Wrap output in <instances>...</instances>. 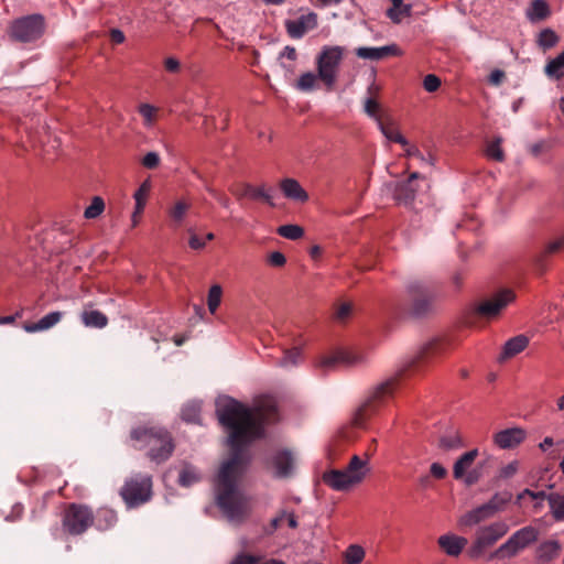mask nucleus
I'll use <instances>...</instances> for the list:
<instances>
[{
    "label": "nucleus",
    "instance_id": "72a5a7b5",
    "mask_svg": "<svg viewBox=\"0 0 564 564\" xmlns=\"http://www.w3.org/2000/svg\"><path fill=\"white\" fill-rule=\"evenodd\" d=\"M200 412H202V404L200 402H188L185 404L182 409V419L183 421L187 423H196L200 424Z\"/></svg>",
    "mask_w": 564,
    "mask_h": 564
},
{
    "label": "nucleus",
    "instance_id": "603ef678",
    "mask_svg": "<svg viewBox=\"0 0 564 564\" xmlns=\"http://www.w3.org/2000/svg\"><path fill=\"white\" fill-rule=\"evenodd\" d=\"M261 561V556L247 554V553H239L236 555V557L231 561L230 564H259Z\"/></svg>",
    "mask_w": 564,
    "mask_h": 564
},
{
    "label": "nucleus",
    "instance_id": "37998d69",
    "mask_svg": "<svg viewBox=\"0 0 564 564\" xmlns=\"http://www.w3.org/2000/svg\"><path fill=\"white\" fill-rule=\"evenodd\" d=\"M276 232L290 240H297L304 236V229L299 225H282L276 229Z\"/></svg>",
    "mask_w": 564,
    "mask_h": 564
},
{
    "label": "nucleus",
    "instance_id": "58836bf2",
    "mask_svg": "<svg viewBox=\"0 0 564 564\" xmlns=\"http://www.w3.org/2000/svg\"><path fill=\"white\" fill-rule=\"evenodd\" d=\"M560 41L558 35L552 29L542 30L539 35L536 43L544 51L554 47Z\"/></svg>",
    "mask_w": 564,
    "mask_h": 564
},
{
    "label": "nucleus",
    "instance_id": "c9c22d12",
    "mask_svg": "<svg viewBox=\"0 0 564 564\" xmlns=\"http://www.w3.org/2000/svg\"><path fill=\"white\" fill-rule=\"evenodd\" d=\"M318 80H321L318 74L316 75L313 72H306L299 77L295 88L305 93L312 91L317 87Z\"/></svg>",
    "mask_w": 564,
    "mask_h": 564
},
{
    "label": "nucleus",
    "instance_id": "052dcab7",
    "mask_svg": "<svg viewBox=\"0 0 564 564\" xmlns=\"http://www.w3.org/2000/svg\"><path fill=\"white\" fill-rule=\"evenodd\" d=\"M285 516H286V512L285 511H281L276 517H274L270 521L269 528L267 529V533L268 534H272L273 532H275L280 528L282 522L284 521Z\"/></svg>",
    "mask_w": 564,
    "mask_h": 564
},
{
    "label": "nucleus",
    "instance_id": "b1692460",
    "mask_svg": "<svg viewBox=\"0 0 564 564\" xmlns=\"http://www.w3.org/2000/svg\"><path fill=\"white\" fill-rule=\"evenodd\" d=\"M528 346L529 338L525 335H517L505 343L500 359H510L522 352Z\"/></svg>",
    "mask_w": 564,
    "mask_h": 564
},
{
    "label": "nucleus",
    "instance_id": "1a4fd4ad",
    "mask_svg": "<svg viewBox=\"0 0 564 564\" xmlns=\"http://www.w3.org/2000/svg\"><path fill=\"white\" fill-rule=\"evenodd\" d=\"M151 495L152 478L144 475L129 478L120 490V496L129 508H134L149 501Z\"/></svg>",
    "mask_w": 564,
    "mask_h": 564
},
{
    "label": "nucleus",
    "instance_id": "423d86ee",
    "mask_svg": "<svg viewBox=\"0 0 564 564\" xmlns=\"http://www.w3.org/2000/svg\"><path fill=\"white\" fill-rule=\"evenodd\" d=\"M343 57L344 48L341 46H324L317 56L318 76L327 90H333L335 87Z\"/></svg>",
    "mask_w": 564,
    "mask_h": 564
},
{
    "label": "nucleus",
    "instance_id": "a878e982",
    "mask_svg": "<svg viewBox=\"0 0 564 564\" xmlns=\"http://www.w3.org/2000/svg\"><path fill=\"white\" fill-rule=\"evenodd\" d=\"M378 127L382 134L392 142L400 143L401 145H408L406 139L401 134L397 124L388 117L383 120H379Z\"/></svg>",
    "mask_w": 564,
    "mask_h": 564
},
{
    "label": "nucleus",
    "instance_id": "6e6552de",
    "mask_svg": "<svg viewBox=\"0 0 564 564\" xmlns=\"http://www.w3.org/2000/svg\"><path fill=\"white\" fill-rule=\"evenodd\" d=\"M508 532V525L503 522H495L477 530L475 540L467 550L471 560L480 558L486 551L495 545Z\"/></svg>",
    "mask_w": 564,
    "mask_h": 564
},
{
    "label": "nucleus",
    "instance_id": "4468645a",
    "mask_svg": "<svg viewBox=\"0 0 564 564\" xmlns=\"http://www.w3.org/2000/svg\"><path fill=\"white\" fill-rule=\"evenodd\" d=\"M315 28H317V14L315 12H308L297 19L285 21V30L291 39H302Z\"/></svg>",
    "mask_w": 564,
    "mask_h": 564
},
{
    "label": "nucleus",
    "instance_id": "c85d7f7f",
    "mask_svg": "<svg viewBox=\"0 0 564 564\" xmlns=\"http://www.w3.org/2000/svg\"><path fill=\"white\" fill-rule=\"evenodd\" d=\"M563 248L564 234L544 246V248L535 256V263L542 268L549 257L560 252Z\"/></svg>",
    "mask_w": 564,
    "mask_h": 564
},
{
    "label": "nucleus",
    "instance_id": "6ab92c4d",
    "mask_svg": "<svg viewBox=\"0 0 564 564\" xmlns=\"http://www.w3.org/2000/svg\"><path fill=\"white\" fill-rule=\"evenodd\" d=\"M356 55L364 59L380 61L390 56H401L402 51L397 44L381 47H358Z\"/></svg>",
    "mask_w": 564,
    "mask_h": 564
},
{
    "label": "nucleus",
    "instance_id": "bf43d9fd",
    "mask_svg": "<svg viewBox=\"0 0 564 564\" xmlns=\"http://www.w3.org/2000/svg\"><path fill=\"white\" fill-rule=\"evenodd\" d=\"M351 308L352 306L350 303H341L335 312V318L338 321L346 319L350 315Z\"/></svg>",
    "mask_w": 564,
    "mask_h": 564
},
{
    "label": "nucleus",
    "instance_id": "a19ab883",
    "mask_svg": "<svg viewBox=\"0 0 564 564\" xmlns=\"http://www.w3.org/2000/svg\"><path fill=\"white\" fill-rule=\"evenodd\" d=\"M189 208L191 203L185 199H180L169 210V215L175 223L181 224Z\"/></svg>",
    "mask_w": 564,
    "mask_h": 564
},
{
    "label": "nucleus",
    "instance_id": "a18cd8bd",
    "mask_svg": "<svg viewBox=\"0 0 564 564\" xmlns=\"http://www.w3.org/2000/svg\"><path fill=\"white\" fill-rule=\"evenodd\" d=\"M501 138H496L491 141L486 148V155L497 162H502L505 160V153L501 148Z\"/></svg>",
    "mask_w": 564,
    "mask_h": 564
},
{
    "label": "nucleus",
    "instance_id": "cd10ccee",
    "mask_svg": "<svg viewBox=\"0 0 564 564\" xmlns=\"http://www.w3.org/2000/svg\"><path fill=\"white\" fill-rule=\"evenodd\" d=\"M86 327L104 328L108 324V317L100 311L85 308L80 315Z\"/></svg>",
    "mask_w": 564,
    "mask_h": 564
},
{
    "label": "nucleus",
    "instance_id": "473e14b6",
    "mask_svg": "<svg viewBox=\"0 0 564 564\" xmlns=\"http://www.w3.org/2000/svg\"><path fill=\"white\" fill-rule=\"evenodd\" d=\"M392 7L388 9L387 15L394 23H400L404 17L411 13V7L404 6L403 0H391Z\"/></svg>",
    "mask_w": 564,
    "mask_h": 564
},
{
    "label": "nucleus",
    "instance_id": "13d9d810",
    "mask_svg": "<svg viewBox=\"0 0 564 564\" xmlns=\"http://www.w3.org/2000/svg\"><path fill=\"white\" fill-rule=\"evenodd\" d=\"M518 468H519V463L517 460H513L511 463H509L508 465L503 466L501 469H500V477L501 478H511L517 471H518Z\"/></svg>",
    "mask_w": 564,
    "mask_h": 564
},
{
    "label": "nucleus",
    "instance_id": "f8f14e48",
    "mask_svg": "<svg viewBox=\"0 0 564 564\" xmlns=\"http://www.w3.org/2000/svg\"><path fill=\"white\" fill-rule=\"evenodd\" d=\"M479 455L477 448H473L462 454L453 466V477L456 480L463 481L466 486L477 484L481 477V466L474 467L475 460Z\"/></svg>",
    "mask_w": 564,
    "mask_h": 564
},
{
    "label": "nucleus",
    "instance_id": "412c9836",
    "mask_svg": "<svg viewBox=\"0 0 564 564\" xmlns=\"http://www.w3.org/2000/svg\"><path fill=\"white\" fill-rule=\"evenodd\" d=\"M562 544L557 540H546L535 549V561L539 564H550L560 557Z\"/></svg>",
    "mask_w": 564,
    "mask_h": 564
},
{
    "label": "nucleus",
    "instance_id": "0e129e2a",
    "mask_svg": "<svg viewBox=\"0 0 564 564\" xmlns=\"http://www.w3.org/2000/svg\"><path fill=\"white\" fill-rule=\"evenodd\" d=\"M343 359V354H338L335 356L325 357L321 360V366L323 368H329L332 366H335L338 360Z\"/></svg>",
    "mask_w": 564,
    "mask_h": 564
},
{
    "label": "nucleus",
    "instance_id": "f3484780",
    "mask_svg": "<svg viewBox=\"0 0 564 564\" xmlns=\"http://www.w3.org/2000/svg\"><path fill=\"white\" fill-rule=\"evenodd\" d=\"M419 178H423V176L417 172H413L409 175L406 181L395 185L393 197L399 204L409 205L413 203L416 195L414 182Z\"/></svg>",
    "mask_w": 564,
    "mask_h": 564
},
{
    "label": "nucleus",
    "instance_id": "dca6fc26",
    "mask_svg": "<svg viewBox=\"0 0 564 564\" xmlns=\"http://www.w3.org/2000/svg\"><path fill=\"white\" fill-rule=\"evenodd\" d=\"M270 463L274 477L288 478L292 475L294 468V457L290 451H278L272 455Z\"/></svg>",
    "mask_w": 564,
    "mask_h": 564
},
{
    "label": "nucleus",
    "instance_id": "774afa93",
    "mask_svg": "<svg viewBox=\"0 0 564 564\" xmlns=\"http://www.w3.org/2000/svg\"><path fill=\"white\" fill-rule=\"evenodd\" d=\"M23 514V507L22 505H15L13 508H12V512L10 516H7L6 519L8 521H15L18 519H20Z\"/></svg>",
    "mask_w": 564,
    "mask_h": 564
},
{
    "label": "nucleus",
    "instance_id": "8fccbe9b",
    "mask_svg": "<svg viewBox=\"0 0 564 564\" xmlns=\"http://www.w3.org/2000/svg\"><path fill=\"white\" fill-rule=\"evenodd\" d=\"M197 473L192 467H184L180 473V484L191 486L198 480Z\"/></svg>",
    "mask_w": 564,
    "mask_h": 564
},
{
    "label": "nucleus",
    "instance_id": "6e6d98bb",
    "mask_svg": "<svg viewBox=\"0 0 564 564\" xmlns=\"http://www.w3.org/2000/svg\"><path fill=\"white\" fill-rule=\"evenodd\" d=\"M160 164V156L156 152H148L142 159V165L147 169H155Z\"/></svg>",
    "mask_w": 564,
    "mask_h": 564
},
{
    "label": "nucleus",
    "instance_id": "2f4dec72",
    "mask_svg": "<svg viewBox=\"0 0 564 564\" xmlns=\"http://www.w3.org/2000/svg\"><path fill=\"white\" fill-rule=\"evenodd\" d=\"M366 557L365 549L359 544H350L343 553L345 564H361Z\"/></svg>",
    "mask_w": 564,
    "mask_h": 564
},
{
    "label": "nucleus",
    "instance_id": "39448f33",
    "mask_svg": "<svg viewBox=\"0 0 564 564\" xmlns=\"http://www.w3.org/2000/svg\"><path fill=\"white\" fill-rule=\"evenodd\" d=\"M93 509L83 503H68L61 514V529L73 536L84 534L91 528Z\"/></svg>",
    "mask_w": 564,
    "mask_h": 564
},
{
    "label": "nucleus",
    "instance_id": "69168bd1",
    "mask_svg": "<svg viewBox=\"0 0 564 564\" xmlns=\"http://www.w3.org/2000/svg\"><path fill=\"white\" fill-rule=\"evenodd\" d=\"M188 245L194 250L203 249L206 245V241L199 238L197 235H192L188 240Z\"/></svg>",
    "mask_w": 564,
    "mask_h": 564
},
{
    "label": "nucleus",
    "instance_id": "e2e57ef3",
    "mask_svg": "<svg viewBox=\"0 0 564 564\" xmlns=\"http://www.w3.org/2000/svg\"><path fill=\"white\" fill-rule=\"evenodd\" d=\"M297 57V53H296V50L295 47L293 46H285L282 52L280 53V58H286L291 62H294Z\"/></svg>",
    "mask_w": 564,
    "mask_h": 564
},
{
    "label": "nucleus",
    "instance_id": "20e7f679",
    "mask_svg": "<svg viewBox=\"0 0 564 564\" xmlns=\"http://www.w3.org/2000/svg\"><path fill=\"white\" fill-rule=\"evenodd\" d=\"M46 29L45 18L41 13H33L14 19L9 26L11 40L21 43H32L40 40Z\"/></svg>",
    "mask_w": 564,
    "mask_h": 564
},
{
    "label": "nucleus",
    "instance_id": "de8ad7c7",
    "mask_svg": "<svg viewBox=\"0 0 564 564\" xmlns=\"http://www.w3.org/2000/svg\"><path fill=\"white\" fill-rule=\"evenodd\" d=\"M380 110H381L380 104L376 99L368 98L366 100L365 111L369 117L373 118L377 123H379V120H383L386 118L382 116Z\"/></svg>",
    "mask_w": 564,
    "mask_h": 564
},
{
    "label": "nucleus",
    "instance_id": "49530a36",
    "mask_svg": "<svg viewBox=\"0 0 564 564\" xmlns=\"http://www.w3.org/2000/svg\"><path fill=\"white\" fill-rule=\"evenodd\" d=\"M440 446L443 449H456L464 446L462 436L458 433H454L453 435L444 436L440 440Z\"/></svg>",
    "mask_w": 564,
    "mask_h": 564
},
{
    "label": "nucleus",
    "instance_id": "f704fd0d",
    "mask_svg": "<svg viewBox=\"0 0 564 564\" xmlns=\"http://www.w3.org/2000/svg\"><path fill=\"white\" fill-rule=\"evenodd\" d=\"M138 112L142 117L143 126L152 128L158 120L159 108L150 104H140Z\"/></svg>",
    "mask_w": 564,
    "mask_h": 564
},
{
    "label": "nucleus",
    "instance_id": "bb28decb",
    "mask_svg": "<svg viewBox=\"0 0 564 564\" xmlns=\"http://www.w3.org/2000/svg\"><path fill=\"white\" fill-rule=\"evenodd\" d=\"M551 14L550 6L545 0H533L527 10V18L531 22L543 21Z\"/></svg>",
    "mask_w": 564,
    "mask_h": 564
},
{
    "label": "nucleus",
    "instance_id": "0eeeda50",
    "mask_svg": "<svg viewBox=\"0 0 564 564\" xmlns=\"http://www.w3.org/2000/svg\"><path fill=\"white\" fill-rule=\"evenodd\" d=\"M398 379L395 377L386 380L375 388L368 400L356 411L351 424L355 427H364L367 419L376 413L379 405L392 397Z\"/></svg>",
    "mask_w": 564,
    "mask_h": 564
},
{
    "label": "nucleus",
    "instance_id": "7ed1b4c3",
    "mask_svg": "<svg viewBox=\"0 0 564 564\" xmlns=\"http://www.w3.org/2000/svg\"><path fill=\"white\" fill-rule=\"evenodd\" d=\"M369 459L370 455L368 453L365 454V458L354 455L345 468L324 473V484L336 491L351 489L361 484L370 473Z\"/></svg>",
    "mask_w": 564,
    "mask_h": 564
},
{
    "label": "nucleus",
    "instance_id": "9d476101",
    "mask_svg": "<svg viewBox=\"0 0 564 564\" xmlns=\"http://www.w3.org/2000/svg\"><path fill=\"white\" fill-rule=\"evenodd\" d=\"M539 531L531 527H524L516 531L505 543H502L491 555L490 560L495 557L505 558L517 555L520 551L524 550L530 544L538 540Z\"/></svg>",
    "mask_w": 564,
    "mask_h": 564
},
{
    "label": "nucleus",
    "instance_id": "2eb2a0df",
    "mask_svg": "<svg viewBox=\"0 0 564 564\" xmlns=\"http://www.w3.org/2000/svg\"><path fill=\"white\" fill-rule=\"evenodd\" d=\"M468 544L465 536L447 532L437 538L441 551L449 557H458Z\"/></svg>",
    "mask_w": 564,
    "mask_h": 564
},
{
    "label": "nucleus",
    "instance_id": "393cba45",
    "mask_svg": "<svg viewBox=\"0 0 564 564\" xmlns=\"http://www.w3.org/2000/svg\"><path fill=\"white\" fill-rule=\"evenodd\" d=\"M62 315L63 314L61 312H57V311L56 312H51V313L44 315L36 323H26V324H24L23 328L28 333H36V332L46 330V329L53 327L54 325H56L61 321Z\"/></svg>",
    "mask_w": 564,
    "mask_h": 564
},
{
    "label": "nucleus",
    "instance_id": "4be33fe9",
    "mask_svg": "<svg viewBox=\"0 0 564 564\" xmlns=\"http://www.w3.org/2000/svg\"><path fill=\"white\" fill-rule=\"evenodd\" d=\"M118 522V516L115 510L109 507H100L93 511L91 527L98 531H108L115 528Z\"/></svg>",
    "mask_w": 564,
    "mask_h": 564
},
{
    "label": "nucleus",
    "instance_id": "338daca9",
    "mask_svg": "<svg viewBox=\"0 0 564 564\" xmlns=\"http://www.w3.org/2000/svg\"><path fill=\"white\" fill-rule=\"evenodd\" d=\"M110 40L115 44H122L126 40L124 33L119 29H111L110 30Z\"/></svg>",
    "mask_w": 564,
    "mask_h": 564
},
{
    "label": "nucleus",
    "instance_id": "3c124183",
    "mask_svg": "<svg viewBox=\"0 0 564 564\" xmlns=\"http://www.w3.org/2000/svg\"><path fill=\"white\" fill-rule=\"evenodd\" d=\"M441 79L434 74H429L423 79V87L429 93H434L441 87Z\"/></svg>",
    "mask_w": 564,
    "mask_h": 564
},
{
    "label": "nucleus",
    "instance_id": "79ce46f5",
    "mask_svg": "<svg viewBox=\"0 0 564 564\" xmlns=\"http://www.w3.org/2000/svg\"><path fill=\"white\" fill-rule=\"evenodd\" d=\"M223 296V289L220 285H212L207 295V306L212 314H215L220 305Z\"/></svg>",
    "mask_w": 564,
    "mask_h": 564
},
{
    "label": "nucleus",
    "instance_id": "09e8293b",
    "mask_svg": "<svg viewBox=\"0 0 564 564\" xmlns=\"http://www.w3.org/2000/svg\"><path fill=\"white\" fill-rule=\"evenodd\" d=\"M163 68L171 75H178L182 72V64L177 57L167 56L163 59Z\"/></svg>",
    "mask_w": 564,
    "mask_h": 564
},
{
    "label": "nucleus",
    "instance_id": "f257e3e1",
    "mask_svg": "<svg viewBox=\"0 0 564 564\" xmlns=\"http://www.w3.org/2000/svg\"><path fill=\"white\" fill-rule=\"evenodd\" d=\"M216 415L232 449V456L221 465L216 477V501L229 521L241 523L251 511L250 498L238 489V480L250 460L243 447L263 437L267 424L279 422L278 402L271 395H261L248 408L228 397L217 402Z\"/></svg>",
    "mask_w": 564,
    "mask_h": 564
},
{
    "label": "nucleus",
    "instance_id": "c03bdc74",
    "mask_svg": "<svg viewBox=\"0 0 564 564\" xmlns=\"http://www.w3.org/2000/svg\"><path fill=\"white\" fill-rule=\"evenodd\" d=\"M405 155L411 159H416L421 165L434 166L435 158L432 154L425 156L416 147L405 145Z\"/></svg>",
    "mask_w": 564,
    "mask_h": 564
},
{
    "label": "nucleus",
    "instance_id": "a211bd4d",
    "mask_svg": "<svg viewBox=\"0 0 564 564\" xmlns=\"http://www.w3.org/2000/svg\"><path fill=\"white\" fill-rule=\"evenodd\" d=\"M527 433L521 427H511L497 432L494 443L502 449L513 448L525 440Z\"/></svg>",
    "mask_w": 564,
    "mask_h": 564
},
{
    "label": "nucleus",
    "instance_id": "864d4df0",
    "mask_svg": "<svg viewBox=\"0 0 564 564\" xmlns=\"http://www.w3.org/2000/svg\"><path fill=\"white\" fill-rule=\"evenodd\" d=\"M267 261L271 267L281 268L285 264L286 258L282 252L273 251L268 256Z\"/></svg>",
    "mask_w": 564,
    "mask_h": 564
},
{
    "label": "nucleus",
    "instance_id": "e433bc0d",
    "mask_svg": "<svg viewBox=\"0 0 564 564\" xmlns=\"http://www.w3.org/2000/svg\"><path fill=\"white\" fill-rule=\"evenodd\" d=\"M151 182L150 180H145L141 183L138 189L133 194L134 198V207H138V210H144L150 192H151Z\"/></svg>",
    "mask_w": 564,
    "mask_h": 564
},
{
    "label": "nucleus",
    "instance_id": "5fc2aeb1",
    "mask_svg": "<svg viewBox=\"0 0 564 564\" xmlns=\"http://www.w3.org/2000/svg\"><path fill=\"white\" fill-rule=\"evenodd\" d=\"M527 496L533 500H540V501L544 500L545 498L547 499L545 491H532L530 489H524L522 492H520L517 496L518 502L520 503L521 500L524 499Z\"/></svg>",
    "mask_w": 564,
    "mask_h": 564
},
{
    "label": "nucleus",
    "instance_id": "7c9ffc66",
    "mask_svg": "<svg viewBox=\"0 0 564 564\" xmlns=\"http://www.w3.org/2000/svg\"><path fill=\"white\" fill-rule=\"evenodd\" d=\"M240 196L248 197L253 200L263 199L270 205H273V203L271 202V195L268 193L265 186H253L250 184H246L242 187Z\"/></svg>",
    "mask_w": 564,
    "mask_h": 564
},
{
    "label": "nucleus",
    "instance_id": "aec40b11",
    "mask_svg": "<svg viewBox=\"0 0 564 564\" xmlns=\"http://www.w3.org/2000/svg\"><path fill=\"white\" fill-rule=\"evenodd\" d=\"M409 297L413 302L411 314L414 316L424 315L431 306V301L420 284H412L408 289Z\"/></svg>",
    "mask_w": 564,
    "mask_h": 564
},
{
    "label": "nucleus",
    "instance_id": "f03ea898",
    "mask_svg": "<svg viewBox=\"0 0 564 564\" xmlns=\"http://www.w3.org/2000/svg\"><path fill=\"white\" fill-rule=\"evenodd\" d=\"M135 449H144L148 458L155 463L166 462L175 449L174 438L169 430L162 426L142 425L130 432Z\"/></svg>",
    "mask_w": 564,
    "mask_h": 564
},
{
    "label": "nucleus",
    "instance_id": "c756f323",
    "mask_svg": "<svg viewBox=\"0 0 564 564\" xmlns=\"http://www.w3.org/2000/svg\"><path fill=\"white\" fill-rule=\"evenodd\" d=\"M550 512L554 520L564 521V494L547 495Z\"/></svg>",
    "mask_w": 564,
    "mask_h": 564
},
{
    "label": "nucleus",
    "instance_id": "5701e85b",
    "mask_svg": "<svg viewBox=\"0 0 564 564\" xmlns=\"http://www.w3.org/2000/svg\"><path fill=\"white\" fill-rule=\"evenodd\" d=\"M280 189L284 197L300 203L308 200L307 192L302 187L295 178L286 177L280 182Z\"/></svg>",
    "mask_w": 564,
    "mask_h": 564
},
{
    "label": "nucleus",
    "instance_id": "ea45409f",
    "mask_svg": "<svg viewBox=\"0 0 564 564\" xmlns=\"http://www.w3.org/2000/svg\"><path fill=\"white\" fill-rule=\"evenodd\" d=\"M105 200L100 196H94L90 204L84 210V217L86 219H96L105 210Z\"/></svg>",
    "mask_w": 564,
    "mask_h": 564
},
{
    "label": "nucleus",
    "instance_id": "ddd939ff",
    "mask_svg": "<svg viewBox=\"0 0 564 564\" xmlns=\"http://www.w3.org/2000/svg\"><path fill=\"white\" fill-rule=\"evenodd\" d=\"M516 301V293L511 289H502L480 304L476 311L486 318L497 317L509 304Z\"/></svg>",
    "mask_w": 564,
    "mask_h": 564
},
{
    "label": "nucleus",
    "instance_id": "4c0bfd02",
    "mask_svg": "<svg viewBox=\"0 0 564 564\" xmlns=\"http://www.w3.org/2000/svg\"><path fill=\"white\" fill-rule=\"evenodd\" d=\"M564 68V51L558 54L555 58L549 61L545 66V74L555 79H560L563 76L562 69Z\"/></svg>",
    "mask_w": 564,
    "mask_h": 564
},
{
    "label": "nucleus",
    "instance_id": "9b49d317",
    "mask_svg": "<svg viewBox=\"0 0 564 564\" xmlns=\"http://www.w3.org/2000/svg\"><path fill=\"white\" fill-rule=\"evenodd\" d=\"M511 494L505 492L503 495L496 494L494 497L487 502L484 503L465 514H463L458 519V525L463 528H471L486 519L492 517L503 505L511 500Z\"/></svg>",
    "mask_w": 564,
    "mask_h": 564
},
{
    "label": "nucleus",
    "instance_id": "680f3d73",
    "mask_svg": "<svg viewBox=\"0 0 564 564\" xmlns=\"http://www.w3.org/2000/svg\"><path fill=\"white\" fill-rule=\"evenodd\" d=\"M430 473L436 479H443L447 475L446 468L440 463H433L430 467Z\"/></svg>",
    "mask_w": 564,
    "mask_h": 564
},
{
    "label": "nucleus",
    "instance_id": "4d7b16f0",
    "mask_svg": "<svg viewBox=\"0 0 564 564\" xmlns=\"http://www.w3.org/2000/svg\"><path fill=\"white\" fill-rule=\"evenodd\" d=\"M300 356H301V351L297 348H293V349L284 352V356H283V359L281 362L284 366L295 365L297 359L300 358Z\"/></svg>",
    "mask_w": 564,
    "mask_h": 564
}]
</instances>
